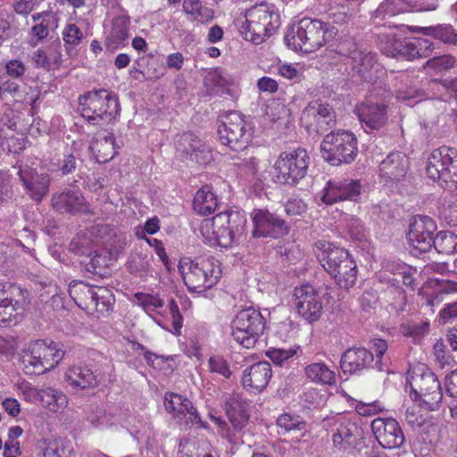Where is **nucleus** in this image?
<instances>
[{
  "instance_id": "obj_52",
  "label": "nucleus",
  "mask_w": 457,
  "mask_h": 457,
  "mask_svg": "<svg viewBox=\"0 0 457 457\" xmlns=\"http://www.w3.org/2000/svg\"><path fill=\"white\" fill-rule=\"evenodd\" d=\"M353 405L356 412L359 415L364 417H370L381 413L386 410L384 403L378 400L373 401L371 403L355 401Z\"/></svg>"
},
{
  "instance_id": "obj_25",
  "label": "nucleus",
  "mask_w": 457,
  "mask_h": 457,
  "mask_svg": "<svg viewBox=\"0 0 457 457\" xmlns=\"http://www.w3.org/2000/svg\"><path fill=\"white\" fill-rule=\"evenodd\" d=\"M164 406L175 420L186 426L195 422L199 419L191 401L180 395L166 393Z\"/></svg>"
},
{
  "instance_id": "obj_17",
  "label": "nucleus",
  "mask_w": 457,
  "mask_h": 457,
  "mask_svg": "<svg viewBox=\"0 0 457 457\" xmlns=\"http://www.w3.org/2000/svg\"><path fill=\"white\" fill-rule=\"evenodd\" d=\"M436 224L430 217H413L407 233L409 245L420 253L428 252L434 244Z\"/></svg>"
},
{
  "instance_id": "obj_20",
  "label": "nucleus",
  "mask_w": 457,
  "mask_h": 457,
  "mask_svg": "<svg viewBox=\"0 0 457 457\" xmlns=\"http://www.w3.org/2000/svg\"><path fill=\"white\" fill-rule=\"evenodd\" d=\"M29 293L20 287H10V295L0 303V325L8 327L16 324L19 316L29 305Z\"/></svg>"
},
{
  "instance_id": "obj_46",
  "label": "nucleus",
  "mask_w": 457,
  "mask_h": 457,
  "mask_svg": "<svg viewBox=\"0 0 457 457\" xmlns=\"http://www.w3.org/2000/svg\"><path fill=\"white\" fill-rule=\"evenodd\" d=\"M433 245L439 253H457V236L449 231H440L436 234Z\"/></svg>"
},
{
  "instance_id": "obj_37",
  "label": "nucleus",
  "mask_w": 457,
  "mask_h": 457,
  "mask_svg": "<svg viewBox=\"0 0 457 457\" xmlns=\"http://www.w3.org/2000/svg\"><path fill=\"white\" fill-rule=\"evenodd\" d=\"M219 204L218 197L209 185L203 186L194 198V210L201 215H209L215 212Z\"/></svg>"
},
{
  "instance_id": "obj_63",
  "label": "nucleus",
  "mask_w": 457,
  "mask_h": 457,
  "mask_svg": "<svg viewBox=\"0 0 457 457\" xmlns=\"http://www.w3.org/2000/svg\"><path fill=\"white\" fill-rule=\"evenodd\" d=\"M307 210L306 204L300 198H290L285 204V212L287 215H302Z\"/></svg>"
},
{
  "instance_id": "obj_18",
  "label": "nucleus",
  "mask_w": 457,
  "mask_h": 457,
  "mask_svg": "<svg viewBox=\"0 0 457 457\" xmlns=\"http://www.w3.org/2000/svg\"><path fill=\"white\" fill-rule=\"evenodd\" d=\"M253 237L278 238L288 233L285 220L268 210L254 209L251 213Z\"/></svg>"
},
{
  "instance_id": "obj_56",
  "label": "nucleus",
  "mask_w": 457,
  "mask_h": 457,
  "mask_svg": "<svg viewBox=\"0 0 457 457\" xmlns=\"http://www.w3.org/2000/svg\"><path fill=\"white\" fill-rule=\"evenodd\" d=\"M296 353L295 349L270 348L266 352L270 360L278 366H284Z\"/></svg>"
},
{
  "instance_id": "obj_5",
  "label": "nucleus",
  "mask_w": 457,
  "mask_h": 457,
  "mask_svg": "<svg viewBox=\"0 0 457 457\" xmlns=\"http://www.w3.org/2000/svg\"><path fill=\"white\" fill-rule=\"evenodd\" d=\"M64 351L58 343L37 340L31 343L22 356L27 374L40 375L54 369L62 361Z\"/></svg>"
},
{
  "instance_id": "obj_59",
  "label": "nucleus",
  "mask_w": 457,
  "mask_h": 457,
  "mask_svg": "<svg viewBox=\"0 0 457 457\" xmlns=\"http://www.w3.org/2000/svg\"><path fill=\"white\" fill-rule=\"evenodd\" d=\"M83 37V33L75 24H67L62 31V38L66 45L78 46Z\"/></svg>"
},
{
  "instance_id": "obj_47",
  "label": "nucleus",
  "mask_w": 457,
  "mask_h": 457,
  "mask_svg": "<svg viewBox=\"0 0 457 457\" xmlns=\"http://www.w3.org/2000/svg\"><path fill=\"white\" fill-rule=\"evenodd\" d=\"M455 64V57L450 54H444L428 60L424 63L423 68L427 70L428 72H434L437 74L450 70L451 68L454 67Z\"/></svg>"
},
{
  "instance_id": "obj_60",
  "label": "nucleus",
  "mask_w": 457,
  "mask_h": 457,
  "mask_svg": "<svg viewBox=\"0 0 457 457\" xmlns=\"http://www.w3.org/2000/svg\"><path fill=\"white\" fill-rule=\"evenodd\" d=\"M87 420L95 426H111L115 424V421L118 420H112V419L108 418L106 410L104 407H96L94 412L88 415Z\"/></svg>"
},
{
  "instance_id": "obj_3",
  "label": "nucleus",
  "mask_w": 457,
  "mask_h": 457,
  "mask_svg": "<svg viewBox=\"0 0 457 457\" xmlns=\"http://www.w3.org/2000/svg\"><path fill=\"white\" fill-rule=\"evenodd\" d=\"M79 111L89 123L103 125L117 118L120 104L115 94L105 89L93 90L79 97Z\"/></svg>"
},
{
  "instance_id": "obj_14",
  "label": "nucleus",
  "mask_w": 457,
  "mask_h": 457,
  "mask_svg": "<svg viewBox=\"0 0 457 457\" xmlns=\"http://www.w3.org/2000/svg\"><path fill=\"white\" fill-rule=\"evenodd\" d=\"M323 427L330 429L333 447L340 452L356 448L360 439L359 427L340 414L323 419Z\"/></svg>"
},
{
  "instance_id": "obj_61",
  "label": "nucleus",
  "mask_w": 457,
  "mask_h": 457,
  "mask_svg": "<svg viewBox=\"0 0 457 457\" xmlns=\"http://www.w3.org/2000/svg\"><path fill=\"white\" fill-rule=\"evenodd\" d=\"M17 349V342L13 337L0 336V358L12 357Z\"/></svg>"
},
{
  "instance_id": "obj_28",
  "label": "nucleus",
  "mask_w": 457,
  "mask_h": 457,
  "mask_svg": "<svg viewBox=\"0 0 457 457\" xmlns=\"http://www.w3.org/2000/svg\"><path fill=\"white\" fill-rule=\"evenodd\" d=\"M315 254L322 267L328 273L336 271L338 264L341 265V263L350 256L348 252L345 249L325 240H320L316 243Z\"/></svg>"
},
{
  "instance_id": "obj_62",
  "label": "nucleus",
  "mask_w": 457,
  "mask_h": 457,
  "mask_svg": "<svg viewBox=\"0 0 457 457\" xmlns=\"http://www.w3.org/2000/svg\"><path fill=\"white\" fill-rule=\"evenodd\" d=\"M4 71L12 79H20L24 75L26 67L21 60L12 59L6 62L4 64Z\"/></svg>"
},
{
  "instance_id": "obj_36",
  "label": "nucleus",
  "mask_w": 457,
  "mask_h": 457,
  "mask_svg": "<svg viewBox=\"0 0 457 457\" xmlns=\"http://www.w3.org/2000/svg\"><path fill=\"white\" fill-rule=\"evenodd\" d=\"M403 38L395 28H385L377 34V44L388 57L399 58V46Z\"/></svg>"
},
{
  "instance_id": "obj_35",
  "label": "nucleus",
  "mask_w": 457,
  "mask_h": 457,
  "mask_svg": "<svg viewBox=\"0 0 457 457\" xmlns=\"http://www.w3.org/2000/svg\"><path fill=\"white\" fill-rule=\"evenodd\" d=\"M89 148L96 154L98 162H106L116 154L115 138L109 132L98 133L91 142Z\"/></svg>"
},
{
  "instance_id": "obj_33",
  "label": "nucleus",
  "mask_w": 457,
  "mask_h": 457,
  "mask_svg": "<svg viewBox=\"0 0 457 457\" xmlns=\"http://www.w3.org/2000/svg\"><path fill=\"white\" fill-rule=\"evenodd\" d=\"M247 403L238 394L228 395L224 403V408L227 415L234 426L235 429H241L247 421L245 411Z\"/></svg>"
},
{
  "instance_id": "obj_9",
  "label": "nucleus",
  "mask_w": 457,
  "mask_h": 457,
  "mask_svg": "<svg viewBox=\"0 0 457 457\" xmlns=\"http://www.w3.org/2000/svg\"><path fill=\"white\" fill-rule=\"evenodd\" d=\"M321 155L332 165L352 162L358 153L355 136L344 129L327 134L320 144Z\"/></svg>"
},
{
  "instance_id": "obj_31",
  "label": "nucleus",
  "mask_w": 457,
  "mask_h": 457,
  "mask_svg": "<svg viewBox=\"0 0 457 457\" xmlns=\"http://www.w3.org/2000/svg\"><path fill=\"white\" fill-rule=\"evenodd\" d=\"M52 204L60 212L76 213L86 211L85 198L78 190H68L54 195Z\"/></svg>"
},
{
  "instance_id": "obj_44",
  "label": "nucleus",
  "mask_w": 457,
  "mask_h": 457,
  "mask_svg": "<svg viewBox=\"0 0 457 457\" xmlns=\"http://www.w3.org/2000/svg\"><path fill=\"white\" fill-rule=\"evenodd\" d=\"M114 297L112 292L104 287H96L93 300H90L88 311H96L102 315L109 313L112 310Z\"/></svg>"
},
{
  "instance_id": "obj_24",
  "label": "nucleus",
  "mask_w": 457,
  "mask_h": 457,
  "mask_svg": "<svg viewBox=\"0 0 457 457\" xmlns=\"http://www.w3.org/2000/svg\"><path fill=\"white\" fill-rule=\"evenodd\" d=\"M361 195V185L355 180H329L324 188L322 201L332 204L339 201H356Z\"/></svg>"
},
{
  "instance_id": "obj_49",
  "label": "nucleus",
  "mask_w": 457,
  "mask_h": 457,
  "mask_svg": "<svg viewBox=\"0 0 457 457\" xmlns=\"http://www.w3.org/2000/svg\"><path fill=\"white\" fill-rule=\"evenodd\" d=\"M71 451L70 442L63 438L49 441L44 452V457H67Z\"/></svg>"
},
{
  "instance_id": "obj_21",
  "label": "nucleus",
  "mask_w": 457,
  "mask_h": 457,
  "mask_svg": "<svg viewBox=\"0 0 457 457\" xmlns=\"http://www.w3.org/2000/svg\"><path fill=\"white\" fill-rule=\"evenodd\" d=\"M370 427L376 439L384 448H398L405 440L398 422L392 418H377L372 420Z\"/></svg>"
},
{
  "instance_id": "obj_43",
  "label": "nucleus",
  "mask_w": 457,
  "mask_h": 457,
  "mask_svg": "<svg viewBox=\"0 0 457 457\" xmlns=\"http://www.w3.org/2000/svg\"><path fill=\"white\" fill-rule=\"evenodd\" d=\"M128 38V24L122 18L112 21V29L106 38V46L111 50L120 47Z\"/></svg>"
},
{
  "instance_id": "obj_16",
  "label": "nucleus",
  "mask_w": 457,
  "mask_h": 457,
  "mask_svg": "<svg viewBox=\"0 0 457 457\" xmlns=\"http://www.w3.org/2000/svg\"><path fill=\"white\" fill-rule=\"evenodd\" d=\"M294 306L297 313L309 322L321 316L323 304L319 291L309 284L297 287L293 294Z\"/></svg>"
},
{
  "instance_id": "obj_41",
  "label": "nucleus",
  "mask_w": 457,
  "mask_h": 457,
  "mask_svg": "<svg viewBox=\"0 0 457 457\" xmlns=\"http://www.w3.org/2000/svg\"><path fill=\"white\" fill-rule=\"evenodd\" d=\"M411 32H419L427 36H433L444 43L456 44L457 34L451 25H437L430 27L410 26Z\"/></svg>"
},
{
  "instance_id": "obj_45",
  "label": "nucleus",
  "mask_w": 457,
  "mask_h": 457,
  "mask_svg": "<svg viewBox=\"0 0 457 457\" xmlns=\"http://www.w3.org/2000/svg\"><path fill=\"white\" fill-rule=\"evenodd\" d=\"M279 434L294 433L304 430L306 424L303 420L297 415L288 413L281 414L277 420Z\"/></svg>"
},
{
  "instance_id": "obj_2",
  "label": "nucleus",
  "mask_w": 457,
  "mask_h": 457,
  "mask_svg": "<svg viewBox=\"0 0 457 457\" xmlns=\"http://www.w3.org/2000/svg\"><path fill=\"white\" fill-rule=\"evenodd\" d=\"M279 25V14L276 7L263 2L247 10L245 21L241 25V33L246 40L259 45Z\"/></svg>"
},
{
  "instance_id": "obj_6",
  "label": "nucleus",
  "mask_w": 457,
  "mask_h": 457,
  "mask_svg": "<svg viewBox=\"0 0 457 457\" xmlns=\"http://www.w3.org/2000/svg\"><path fill=\"white\" fill-rule=\"evenodd\" d=\"M407 381L411 388L410 397L415 402H422L424 409L436 410L443 398L441 386L436 375L418 367L407 373Z\"/></svg>"
},
{
  "instance_id": "obj_23",
  "label": "nucleus",
  "mask_w": 457,
  "mask_h": 457,
  "mask_svg": "<svg viewBox=\"0 0 457 457\" xmlns=\"http://www.w3.org/2000/svg\"><path fill=\"white\" fill-rule=\"evenodd\" d=\"M178 152H180L192 162L205 165L212 160L211 148L204 144L195 135L187 132L179 137L176 143Z\"/></svg>"
},
{
  "instance_id": "obj_40",
  "label": "nucleus",
  "mask_w": 457,
  "mask_h": 457,
  "mask_svg": "<svg viewBox=\"0 0 457 457\" xmlns=\"http://www.w3.org/2000/svg\"><path fill=\"white\" fill-rule=\"evenodd\" d=\"M304 374L306 378L319 385L336 384V375L328 366L323 361L312 362L304 368Z\"/></svg>"
},
{
  "instance_id": "obj_42",
  "label": "nucleus",
  "mask_w": 457,
  "mask_h": 457,
  "mask_svg": "<svg viewBox=\"0 0 457 457\" xmlns=\"http://www.w3.org/2000/svg\"><path fill=\"white\" fill-rule=\"evenodd\" d=\"M96 287L83 282H75L70 285L69 294L79 307L88 310L91 308L90 300L94 299Z\"/></svg>"
},
{
  "instance_id": "obj_7",
  "label": "nucleus",
  "mask_w": 457,
  "mask_h": 457,
  "mask_svg": "<svg viewBox=\"0 0 457 457\" xmlns=\"http://www.w3.org/2000/svg\"><path fill=\"white\" fill-rule=\"evenodd\" d=\"M245 224L246 218L244 214L238 212H223L212 219H205L200 226V232L203 237H210L213 235V229L218 228L219 245L228 247L244 236Z\"/></svg>"
},
{
  "instance_id": "obj_26",
  "label": "nucleus",
  "mask_w": 457,
  "mask_h": 457,
  "mask_svg": "<svg viewBox=\"0 0 457 457\" xmlns=\"http://www.w3.org/2000/svg\"><path fill=\"white\" fill-rule=\"evenodd\" d=\"M358 116L367 128L379 129L387 120L386 105L370 96L358 107Z\"/></svg>"
},
{
  "instance_id": "obj_32",
  "label": "nucleus",
  "mask_w": 457,
  "mask_h": 457,
  "mask_svg": "<svg viewBox=\"0 0 457 457\" xmlns=\"http://www.w3.org/2000/svg\"><path fill=\"white\" fill-rule=\"evenodd\" d=\"M65 379L74 388H89L99 383L98 375L87 366H72L65 373Z\"/></svg>"
},
{
  "instance_id": "obj_51",
  "label": "nucleus",
  "mask_w": 457,
  "mask_h": 457,
  "mask_svg": "<svg viewBox=\"0 0 457 457\" xmlns=\"http://www.w3.org/2000/svg\"><path fill=\"white\" fill-rule=\"evenodd\" d=\"M429 322L428 321H419V322H408L402 326L401 331L406 337H412L415 341L420 340L425 335L428 333Z\"/></svg>"
},
{
  "instance_id": "obj_38",
  "label": "nucleus",
  "mask_w": 457,
  "mask_h": 457,
  "mask_svg": "<svg viewBox=\"0 0 457 457\" xmlns=\"http://www.w3.org/2000/svg\"><path fill=\"white\" fill-rule=\"evenodd\" d=\"M40 406L54 413H62L68 406V397L60 389L43 388Z\"/></svg>"
},
{
  "instance_id": "obj_55",
  "label": "nucleus",
  "mask_w": 457,
  "mask_h": 457,
  "mask_svg": "<svg viewBox=\"0 0 457 457\" xmlns=\"http://www.w3.org/2000/svg\"><path fill=\"white\" fill-rule=\"evenodd\" d=\"M208 367L212 373H217L225 378H229L232 374L228 362L220 355L211 356Z\"/></svg>"
},
{
  "instance_id": "obj_30",
  "label": "nucleus",
  "mask_w": 457,
  "mask_h": 457,
  "mask_svg": "<svg viewBox=\"0 0 457 457\" xmlns=\"http://www.w3.org/2000/svg\"><path fill=\"white\" fill-rule=\"evenodd\" d=\"M433 43L426 38H403L399 46V58L409 61L428 57L434 48Z\"/></svg>"
},
{
  "instance_id": "obj_8",
  "label": "nucleus",
  "mask_w": 457,
  "mask_h": 457,
  "mask_svg": "<svg viewBox=\"0 0 457 457\" xmlns=\"http://www.w3.org/2000/svg\"><path fill=\"white\" fill-rule=\"evenodd\" d=\"M370 349L353 347L346 350L341 357V367L344 372H355L366 368L379 370L385 366L383 355L388 346L386 340L375 338L369 344Z\"/></svg>"
},
{
  "instance_id": "obj_12",
  "label": "nucleus",
  "mask_w": 457,
  "mask_h": 457,
  "mask_svg": "<svg viewBox=\"0 0 457 457\" xmlns=\"http://www.w3.org/2000/svg\"><path fill=\"white\" fill-rule=\"evenodd\" d=\"M427 174L441 187L457 183V149L443 145L432 151L428 158Z\"/></svg>"
},
{
  "instance_id": "obj_15",
  "label": "nucleus",
  "mask_w": 457,
  "mask_h": 457,
  "mask_svg": "<svg viewBox=\"0 0 457 457\" xmlns=\"http://www.w3.org/2000/svg\"><path fill=\"white\" fill-rule=\"evenodd\" d=\"M336 112L328 104L312 102L302 112L301 123L311 133L322 134L336 125Z\"/></svg>"
},
{
  "instance_id": "obj_54",
  "label": "nucleus",
  "mask_w": 457,
  "mask_h": 457,
  "mask_svg": "<svg viewBox=\"0 0 457 457\" xmlns=\"http://www.w3.org/2000/svg\"><path fill=\"white\" fill-rule=\"evenodd\" d=\"M412 401V404L406 409L405 420L411 427H420L425 421V417L422 413L424 406L422 402Z\"/></svg>"
},
{
  "instance_id": "obj_48",
  "label": "nucleus",
  "mask_w": 457,
  "mask_h": 457,
  "mask_svg": "<svg viewBox=\"0 0 457 457\" xmlns=\"http://www.w3.org/2000/svg\"><path fill=\"white\" fill-rule=\"evenodd\" d=\"M37 68L51 70L58 68L61 65V54L55 53L54 55L48 54L44 49H37L31 57Z\"/></svg>"
},
{
  "instance_id": "obj_1",
  "label": "nucleus",
  "mask_w": 457,
  "mask_h": 457,
  "mask_svg": "<svg viewBox=\"0 0 457 457\" xmlns=\"http://www.w3.org/2000/svg\"><path fill=\"white\" fill-rule=\"evenodd\" d=\"M337 33L329 24L304 17L287 31L285 43L294 51L312 53L328 43Z\"/></svg>"
},
{
  "instance_id": "obj_29",
  "label": "nucleus",
  "mask_w": 457,
  "mask_h": 457,
  "mask_svg": "<svg viewBox=\"0 0 457 457\" xmlns=\"http://www.w3.org/2000/svg\"><path fill=\"white\" fill-rule=\"evenodd\" d=\"M408 168V158L400 152L389 154L379 165V175L386 180L397 181L403 178Z\"/></svg>"
},
{
  "instance_id": "obj_27",
  "label": "nucleus",
  "mask_w": 457,
  "mask_h": 457,
  "mask_svg": "<svg viewBox=\"0 0 457 457\" xmlns=\"http://www.w3.org/2000/svg\"><path fill=\"white\" fill-rule=\"evenodd\" d=\"M271 367L268 361H259L243 371L242 385L250 392H262L271 378Z\"/></svg>"
},
{
  "instance_id": "obj_50",
  "label": "nucleus",
  "mask_w": 457,
  "mask_h": 457,
  "mask_svg": "<svg viewBox=\"0 0 457 457\" xmlns=\"http://www.w3.org/2000/svg\"><path fill=\"white\" fill-rule=\"evenodd\" d=\"M136 304L143 308V310L149 313L156 312L158 309L163 306V301L157 295L136 293L134 295Z\"/></svg>"
},
{
  "instance_id": "obj_64",
  "label": "nucleus",
  "mask_w": 457,
  "mask_h": 457,
  "mask_svg": "<svg viewBox=\"0 0 457 457\" xmlns=\"http://www.w3.org/2000/svg\"><path fill=\"white\" fill-rule=\"evenodd\" d=\"M21 389L25 401L31 403L40 404L43 388H37L31 386L30 385H24Z\"/></svg>"
},
{
  "instance_id": "obj_58",
  "label": "nucleus",
  "mask_w": 457,
  "mask_h": 457,
  "mask_svg": "<svg viewBox=\"0 0 457 457\" xmlns=\"http://www.w3.org/2000/svg\"><path fill=\"white\" fill-rule=\"evenodd\" d=\"M169 313L171 320L172 329H170L174 335L179 336L183 325V317L179 312V305L171 299L169 303Z\"/></svg>"
},
{
  "instance_id": "obj_4",
  "label": "nucleus",
  "mask_w": 457,
  "mask_h": 457,
  "mask_svg": "<svg viewBox=\"0 0 457 457\" xmlns=\"http://www.w3.org/2000/svg\"><path fill=\"white\" fill-rule=\"evenodd\" d=\"M179 270L188 290L197 293L215 286L221 274L220 263L214 259L186 258L179 262Z\"/></svg>"
},
{
  "instance_id": "obj_53",
  "label": "nucleus",
  "mask_w": 457,
  "mask_h": 457,
  "mask_svg": "<svg viewBox=\"0 0 457 457\" xmlns=\"http://www.w3.org/2000/svg\"><path fill=\"white\" fill-rule=\"evenodd\" d=\"M395 9L398 13L414 11H434L436 9V4L424 5L419 3L417 0H393Z\"/></svg>"
},
{
  "instance_id": "obj_57",
  "label": "nucleus",
  "mask_w": 457,
  "mask_h": 457,
  "mask_svg": "<svg viewBox=\"0 0 457 457\" xmlns=\"http://www.w3.org/2000/svg\"><path fill=\"white\" fill-rule=\"evenodd\" d=\"M398 14L393 0H384L379 6L371 13V20L374 23L378 20H383L386 16L392 17Z\"/></svg>"
},
{
  "instance_id": "obj_19",
  "label": "nucleus",
  "mask_w": 457,
  "mask_h": 457,
  "mask_svg": "<svg viewBox=\"0 0 457 457\" xmlns=\"http://www.w3.org/2000/svg\"><path fill=\"white\" fill-rule=\"evenodd\" d=\"M20 180L29 197L41 201L49 191L50 176L43 169L33 168L28 164L19 166L17 172Z\"/></svg>"
},
{
  "instance_id": "obj_22",
  "label": "nucleus",
  "mask_w": 457,
  "mask_h": 457,
  "mask_svg": "<svg viewBox=\"0 0 457 457\" xmlns=\"http://www.w3.org/2000/svg\"><path fill=\"white\" fill-rule=\"evenodd\" d=\"M353 49L345 51L343 45L339 47V53L343 55H349L352 60V71L353 76H358L361 80L370 81L373 79V72L378 71L377 55L371 52H365L357 49L353 44L348 42Z\"/></svg>"
},
{
  "instance_id": "obj_34",
  "label": "nucleus",
  "mask_w": 457,
  "mask_h": 457,
  "mask_svg": "<svg viewBox=\"0 0 457 457\" xmlns=\"http://www.w3.org/2000/svg\"><path fill=\"white\" fill-rule=\"evenodd\" d=\"M153 256L146 250L136 248L129 256L126 268L128 271L136 277L146 278L152 275L151 262Z\"/></svg>"
},
{
  "instance_id": "obj_13",
  "label": "nucleus",
  "mask_w": 457,
  "mask_h": 457,
  "mask_svg": "<svg viewBox=\"0 0 457 457\" xmlns=\"http://www.w3.org/2000/svg\"><path fill=\"white\" fill-rule=\"evenodd\" d=\"M218 136L222 145L237 152L245 149L251 139V132L246 129L245 120L237 112L221 116Z\"/></svg>"
},
{
  "instance_id": "obj_11",
  "label": "nucleus",
  "mask_w": 457,
  "mask_h": 457,
  "mask_svg": "<svg viewBox=\"0 0 457 457\" xmlns=\"http://www.w3.org/2000/svg\"><path fill=\"white\" fill-rule=\"evenodd\" d=\"M309 155L305 149L297 148L279 154L272 166L273 179L277 183L295 185L305 177Z\"/></svg>"
},
{
  "instance_id": "obj_39",
  "label": "nucleus",
  "mask_w": 457,
  "mask_h": 457,
  "mask_svg": "<svg viewBox=\"0 0 457 457\" xmlns=\"http://www.w3.org/2000/svg\"><path fill=\"white\" fill-rule=\"evenodd\" d=\"M329 274L334 278L340 287L348 289L355 284L357 279L356 263L349 256L341 265L338 264L336 271H332Z\"/></svg>"
},
{
  "instance_id": "obj_10",
  "label": "nucleus",
  "mask_w": 457,
  "mask_h": 457,
  "mask_svg": "<svg viewBox=\"0 0 457 457\" xmlns=\"http://www.w3.org/2000/svg\"><path fill=\"white\" fill-rule=\"evenodd\" d=\"M266 320L259 310L249 306L237 312L231 322V335L243 347L251 349L263 334Z\"/></svg>"
}]
</instances>
